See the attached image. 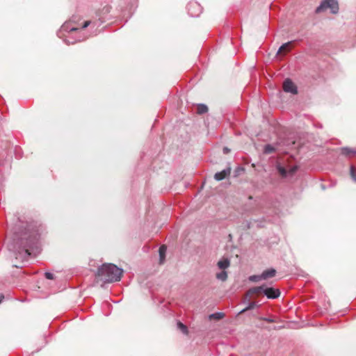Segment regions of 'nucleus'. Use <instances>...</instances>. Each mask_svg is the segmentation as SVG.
I'll return each mask as SVG.
<instances>
[{"label":"nucleus","mask_w":356,"mask_h":356,"mask_svg":"<svg viewBox=\"0 0 356 356\" xmlns=\"http://www.w3.org/2000/svg\"><path fill=\"white\" fill-rule=\"evenodd\" d=\"M261 294H264V285L252 287L246 293V295L248 296H252L254 295L256 296H259Z\"/></svg>","instance_id":"6"},{"label":"nucleus","mask_w":356,"mask_h":356,"mask_svg":"<svg viewBox=\"0 0 356 356\" xmlns=\"http://www.w3.org/2000/svg\"><path fill=\"white\" fill-rule=\"evenodd\" d=\"M216 277L222 282H225L227 279V273L222 270L220 273H216Z\"/></svg>","instance_id":"12"},{"label":"nucleus","mask_w":356,"mask_h":356,"mask_svg":"<svg viewBox=\"0 0 356 356\" xmlns=\"http://www.w3.org/2000/svg\"><path fill=\"white\" fill-rule=\"evenodd\" d=\"M291 48V42H289L283 44L279 49L277 54H285L289 52Z\"/></svg>","instance_id":"9"},{"label":"nucleus","mask_w":356,"mask_h":356,"mask_svg":"<svg viewBox=\"0 0 356 356\" xmlns=\"http://www.w3.org/2000/svg\"><path fill=\"white\" fill-rule=\"evenodd\" d=\"M122 275V270L113 264H104L98 268L95 273L97 282L108 283L118 281Z\"/></svg>","instance_id":"1"},{"label":"nucleus","mask_w":356,"mask_h":356,"mask_svg":"<svg viewBox=\"0 0 356 356\" xmlns=\"http://www.w3.org/2000/svg\"><path fill=\"white\" fill-rule=\"evenodd\" d=\"M296 170H297V167L295 166L290 169L289 172L291 174H293L296 171Z\"/></svg>","instance_id":"24"},{"label":"nucleus","mask_w":356,"mask_h":356,"mask_svg":"<svg viewBox=\"0 0 356 356\" xmlns=\"http://www.w3.org/2000/svg\"><path fill=\"white\" fill-rule=\"evenodd\" d=\"M44 276L48 280H53L54 279V275L51 273H45Z\"/></svg>","instance_id":"22"},{"label":"nucleus","mask_w":356,"mask_h":356,"mask_svg":"<svg viewBox=\"0 0 356 356\" xmlns=\"http://www.w3.org/2000/svg\"><path fill=\"white\" fill-rule=\"evenodd\" d=\"M225 316V314L222 312H217L212 314L209 316L210 319H215V320H220L223 318Z\"/></svg>","instance_id":"13"},{"label":"nucleus","mask_w":356,"mask_h":356,"mask_svg":"<svg viewBox=\"0 0 356 356\" xmlns=\"http://www.w3.org/2000/svg\"><path fill=\"white\" fill-rule=\"evenodd\" d=\"M276 150V148L274 147L273 145H265L264 147V152L265 154H271L273 152H275Z\"/></svg>","instance_id":"16"},{"label":"nucleus","mask_w":356,"mask_h":356,"mask_svg":"<svg viewBox=\"0 0 356 356\" xmlns=\"http://www.w3.org/2000/svg\"><path fill=\"white\" fill-rule=\"evenodd\" d=\"M264 321H267V322H270V323L273 322V320H271V319H268V318H264Z\"/></svg>","instance_id":"27"},{"label":"nucleus","mask_w":356,"mask_h":356,"mask_svg":"<svg viewBox=\"0 0 356 356\" xmlns=\"http://www.w3.org/2000/svg\"><path fill=\"white\" fill-rule=\"evenodd\" d=\"M341 153L346 156H353L356 154V150L348 147H344L341 149Z\"/></svg>","instance_id":"11"},{"label":"nucleus","mask_w":356,"mask_h":356,"mask_svg":"<svg viewBox=\"0 0 356 356\" xmlns=\"http://www.w3.org/2000/svg\"><path fill=\"white\" fill-rule=\"evenodd\" d=\"M77 29H78L77 28H71L70 31L73 32V31H76Z\"/></svg>","instance_id":"28"},{"label":"nucleus","mask_w":356,"mask_h":356,"mask_svg":"<svg viewBox=\"0 0 356 356\" xmlns=\"http://www.w3.org/2000/svg\"><path fill=\"white\" fill-rule=\"evenodd\" d=\"M283 90L286 92H291L294 95H296L298 93L296 86L289 79H287L284 81Z\"/></svg>","instance_id":"5"},{"label":"nucleus","mask_w":356,"mask_h":356,"mask_svg":"<svg viewBox=\"0 0 356 356\" xmlns=\"http://www.w3.org/2000/svg\"><path fill=\"white\" fill-rule=\"evenodd\" d=\"M231 170L229 168L222 170L221 172H216L214 178L217 181H221L230 175Z\"/></svg>","instance_id":"7"},{"label":"nucleus","mask_w":356,"mask_h":356,"mask_svg":"<svg viewBox=\"0 0 356 356\" xmlns=\"http://www.w3.org/2000/svg\"><path fill=\"white\" fill-rule=\"evenodd\" d=\"M166 250H167V248H166L165 245H161L159 248V256H160V260H161V263L164 260Z\"/></svg>","instance_id":"15"},{"label":"nucleus","mask_w":356,"mask_h":356,"mask_svg":"<svg viewBox=\"0 0 356 356\" xmlns=\"http://www.w3.org/2000/svg\"><path fill=\"white\" fill-rule=\"evenodd\" d=\"M3 296H1L0 297V302H1L2 299H3Z\"/></svg>","instance_id":"29"},{"label":"nucleus","mask_w":356,"mask_h":356,"mask_svg":"<svg viewBox=\"0 0 356 356\" xmlns=\"http://www.w3.org/2000/svg\"><path fill=\"white\" fill-rule=\"evenodd\" d=\"M24 252H25L26 255H27V256L30 255V252H29V250L27 248L24 249Z\"/></svg>","instance_id":"26"},{"label":"nucleus","mask_w":356,"mask_h":356,"mask_svg":"<svg viewBox=\"0 0 356 356\" xmlns=\"http://www.w3.org/2000/svg\"><path fill=\"white\" fill-rule=\"evenodd\" d=\"M255 306H256L255 302H252L250 303L249 305L247 307H245V309H242L239 312V314H243V313H244V312H247L248 310H250V309L254 308Z\"/></svg>","instance_id":"18"},{"label":"nucleus","mask_w":356,"mask_h":356,"mask_svg":"<svg viewBox=\"0 0 356 356\" xmlns=\"http://www.w3.org/2000/svg\"><path fill=\"white\" fill-rule=\"evenodd\" d=\"M90 21H86L84 22V24H83L82 28L85 29V28L88 27L90 25Z\"/></svg>","instance_id":"23"},{"label":"nucleus","mask_w":356,"mask_h":356,"mask_svg":"<svg viewBox=\"0 0 356 356\" xmlns=\"http://www.w3.org/2000/svg\"><path fill=\"white\" fill-rule=\"evenodd\" d=\"M249 280L252 282H259L260 280H262L263 278H261V274L259 275H252L250 277Z\"/></svg>","instance_id":"19"},{"label":"nucleus","mask_w":356,"mask_h":356,"mask_svg":"<svg viewBox=\"0 0 356 356\" xmlns=\"http://www.w3.org/2000/svg\"><path fill=\"white\" fill-rule=\"evenodd\" d=\"M264 294L269 299H275L280 296L281 292L278 289L264 285Z\"/></svg>","instance_id":"4"},{"label":"nucleus","mask_w":356,"mask_h":356,"mask_svg":"<svg viewBox=\"0 0 356 356\" xmlns=\"http://www.w3.org/2000/svg\"><path fill=\"white\" fill-rule=\"evenodd\" d=\"M327 9H330L333 14L337 13L339 12L338 2L336 0H323L320 6L316 8V13H321Z\"/></svg>","instance_id":"2"},{"label":"nucleus","mask_w":356,"mask_h":356,"mask_svg":"<svg viewBox=\"0 0 356 356\" xmlns=\"http://www.w3.org/2000/svg\"><path fill=\"white\" fill-rule=\"evenodd\" d=\"M177 327L185 334H188V327L184 325L181 322L177 323Z\"/></svg>","instance_id":"17"},{"label":"nucleus","mask_w":356,"mask_h":356,"mask_svg":"<svg viewBox=\"0 0 356 356\" xmlns=\"http://www.w3.org/2000/svg\"><path fill=\"white\" fill-rule=\"evenodd\" d=\"M277 170H278V172H280V174L282 176V177H286V174H287V172L286 170H285L284 168L279 165L277 167Z\"/></svg>","instance_id":"20"},{"label":"nucleus","mask_w":356,"mask_h":356,"mask_svg":"<svg viewBox=\"0 0 356 356\" xmlns=\"http://www.w3.org/2000/svg\"><path fill=\"white\" fill-rule=\"evenodd\" d=\"M223 152H224V154H227L229 152V149L227 147H224Z\"/></svg>","instance_id":"25"},{"label":"nucleus","mask_w":356,"mask_h":356,"mask_svg":"<svg viewBox=\"0 0 356 356\" xmlns=\"http://www.w3.org/2000/svg\"><path fill=\"white\" fill-rule=\"evenodd\" d=\"M230 265V261L228 259H223L220 261H219L217 264L218 267L220 269L225 270Z\"/></svg>","instance_id":"10"},{"label":"nucleus","mask_w":356,"mask_h":356,"mask_svg":"<svg viewBox=\"0 0 356 356\" xmlns=\"http://www.w3.org/2000/svg\"><path fill=\"white\" fill-rule=\"evenodd\" d=\"M39 227L40 225H38V223L35 222L33 225L31 234L29 236H27L26 233H25L24 236H22L16 243L20 245H24V247L31 245L33 243V240L36 238Z\"/></svg>","instance_id":"3"},{"label":"nucleus","mask_w":356,"mask_h":356,"mask_svg":"<svg viewBox=\"0 0 356 356\" xmlns=\"http://www.w3.org/2000/svg\"><path fill=\"white\" fill-rule=\"evenodd\" d=\"M276 275V270L274 268H270L264 270L261 273V278L264 280H268L269 278L273 277Z\"/></svg>","instance_id":"8"},{"label":"nucleus","mask_w":356,"mask_h":356,"mask_svg":"<svg viewBox=\"0 0 356 356\" xmlns=\"http://www.w3.org/2000/svg\"><path fill=\"white\" fill-rule=\"evenodd\" d=\"M208 111V108L204 104H199L197 107V113L198 114H203Z\"/></svg>","instance_id":"14"},{"label":"nucleus","mask_w":356,"mask_h":356,"mask_svg":"<svg viewBox=\"0 0 356 356\" xmlns=\"http://www.w3.org/2000/svg\"><path fill=\"white\" fill-rule=\"evenodd\" d=\"M350 175H351V177L353 178V179L356 181V175L355 173V169L353 167H351V168H350Z\"/></svg>","instance_id":"21"}]
</instances>
